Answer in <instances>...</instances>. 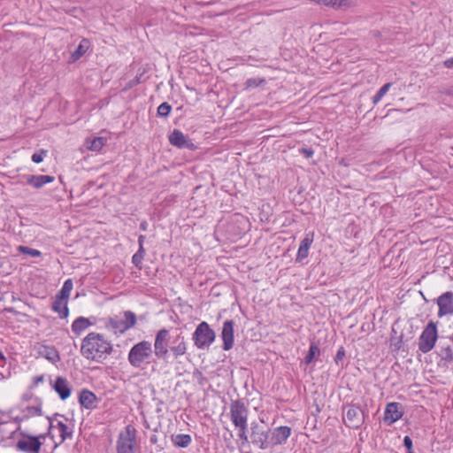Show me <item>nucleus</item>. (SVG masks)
Listing matches in <instances>:
<instances>
[{"mask_svg":"<svg viewBox=\"0 0 453 453\" xmlns=\"http://www.w3.org/2000/svg\"><path fill=\"white\" fill-rule=\"evenodd\" d=\"M188 340L182 332L170 335L168 329L163 328L157 332L154 340V354L159 359L166 361L169 357L174 360L187 354Z\"/></svg>","mask_w":453,"mask_h":453,"instance_id":"f257e3e1","label":"nucleus"},{"mask_svg":"<svg viewBox=\"0 0 453 453\" xmlns=\"http://www.w3.org/2000/svg\"><path fill=\"white\" fill-rule=\"evenodd\" d=\"M112 351V345L98 333H89L81 342V353L88 360L103 362Z\"/></svg>","mask_w":453,"mask_h":453,"instance_id":"f03ea898","label":"nucleus"},{"mask_svg":"<svg viewBox=\"0 0 453 453\" xmlns=\"http://www.w3.org/2000/svg\"><path fill=\"white\" fill-rule=\"evenodd\" d=\"M152 345L149 341H142L134 344L128 352L127 360L131 366L141 368L143 363L149 364L152 357Z\"/></svg>","mask_w":453,"mask_h":453,"instance_id":"7ed1b4c3","label":"nucleus"},{"mask_svg":"<svg viewBox=\"0 0 453 453\" xmlns=\"http://www.w3.org/2000/svg\"><path fill=\"white\" fill-rule=\"evenodd\" d=\"M216 334L205 321L201 322L192 334L195 346L199 349H209L215 341Z\"/></svg>","mask_w":453,"mask_h":453,"instance_id":"20e7f679","label":"nucleus"},{"mask_svg":"<svg viewBox=\"0 0 453 453\" xmlns=\"http://www.w3.org/2000/svg\"><path fill=\"white\" fill-rule=\"evenodd\" d=\"M437 339L438 331L436 323L429 321L418 338V350L424 354L428 353L434 348Z\"/></svg>","mask_w":453,"mask_h":453,"instance_id":"39448f33","label":"nucleus"},{"mask_svg":"<svg viewBox=\"0 0 453 453\" xmlns=\"http://www.w3.org/2000/svg\"><path fill=\"white\" fill-rule=\"evenodd\" d=\"M20 439L16 443V448L19 451L26 453H39L42 448L41 438L44 439L45 435L39 436L29 435L24 431L19 432Z\"/></svg>","mask_w":453,"mask_h":453,"instance_id":"423d86ee","label":"nucleus"},{"mask_svg":"<svg viewBox=\"0 0 453 453\" xmlns=\"http://www.w3.org/2000/svg\"><path fill=\"white\" fill-rule=\"evenodd\" d=\"M343 419L348 427L357 429L365 422V411L356 404H348L343 410Z\"/></svg>","mask_w":453,"mask_h":453,"instance_id":"0eeeda50","label":"nucleus"},{"mask_svg":"<svg viewBox=\"0 0 453 453\" xmlns=\"http://www.w3.org/2000/svg\"><path fill=\"white\" fill-rule=\"evenodd\" d=\"M230 418L234 425L248 422L249 410L243 401L237 399L230 403Z\"/></svg>","mask_w":453,"mask_h":453,"instance_id":"6e6552de","label":"nucleus"},{"mask_svg":"<svg viewBox=\"0 0 453 453\" xmlns=\"http://www.w3.org/2000/svg\"><path fill=\"white\" fill-rule=\"evenodd\" d=\"M250 438L254 445L258 446L261 449H267L270 445V430H264L257 423H251Z\"/></svg>","mask_w":453,"mask_h":453,"instance_id":"1a4fd4ad","label":"nucleus"},{"mask_svg":"<svg viewBox=\"0 0 453 453\" xmlns=\"http://www.w3.org/2000/svg\"><path fill=\"white\" fill-rule=\"evenodd\" d=\"M136 439L134 433L130 431L129 426L127 427L126 433H120L117 440L118 453H135L134 447Z\"/></svg>","mask_w":453,"mask_h":453,"instance_id":"9d476101","label":"nucleus"},{"mask_svg":"<svg viewBox=\"0 0 453 453\" xmlns=\"http://www.w3.org/2000/svg\"><path fill=\"white\" fill-rule=\"evenodd\" d=\"M169 142L178 149L194 150L195 144L180 130L174 129L168 135Z\"/></svg>","mask_w":453,"mask_h":453,"instance_id":"9b49d317","label":"nucleus"},{"mask_svg":"<svg viewBox=\"0 0 453 453\" xmlns=\"http://www.w3.org/2000/svg\"><path fill=\"white\" fill-rule=\"evenodd\" d=\"M439 306L438 317L441 318L445 315L453 314V292L448 291L437 299Z\"/></svg>","mask_w":453,"mask_h":453,"instance_id":"f8f14e48","label":"nucleus"},{"mask_svg":"<svg viewBox=\"0 0 453 453\" xmlns=\"http://www.w3.org/2000/svg\"><path fill=\"white\" fill-rule=\"evenodd\" d=\"M234 322L232 319H227L223 323L221 338L223 341V349L229 350L234 346Z\"/></svg>","mask_w":453,"mask_h":453,"instance_id":"ddd939ff","label":"nucleus"},{"mask_svg":"<svg viewBox=\"0 0 453 453\" xmlns=\"http://www.w3.org/2000/svg\"><path fill=\"white\" fill-rule=\"evenodd\" d=\"M34 350L38 357H44L52 363H56L60 360L59 354L56 348L53 346L36 343L34 346Z\"/></svg>","mask_w":453,"mask_h":453,"instance_id":"4468645a","label":"nucleus"},{"mask_svg":"<svg viewBox=\"0 0 453 453\" xmlns=\"http://www.w3.org/2000/svg\"><path fill=\"white\" fill-rule=\"evenodd\" d=\"M291 434V428L287 426L276 427L273 433L270 432L271 445L283 444Z\"/></svg>","mask_w":453,"mask_h":453,"instance_id":"2eb2a0df","label":"nucleus"},{"mask_svg":"<svg viewBox=\"0 0 453 453\" xmlns=\"http://www.w3.org/2000/svg\"><path fill=\"white\" fill-rule=\"evenodd\" d=\"M52 387L63 401L66 400L71 395L72 387L65 378L60 376L57 377Z\"/></svg>","mask_w":453,"mask_h":453,"instance_id":"dca6fc26","label":"nucleus"},{"mask_svg":"<svg viewBox=\"0 0 453 453\" xmlns=\"http://www.w3.org/2000/svg\"><path fill=\"white\" fill-rule=\"evenodd\" d=\"M399 408L400 403H389L387 404L384 412V421L388 423V425H391L402 418L403 412Z\"/></svg>","mask_w":453,"mask_h":453,"instance_id":"f3484780","label":"nucleus"},{"mask_svg":"<svg viewBox=\"0 0 453 453\" xmlns=\"http://www.w3.org/2000/svg\"><path fill=\"white\" fill-rule=\"evenodd\" d=\"M96 395L88 389H82L79 394L80 404L88 410L96 408Z\"/></svg>","mask_w":453,"mask_h":453,"instance_id":"a211bd4d","label":"nucleus"},{"mask_svg":"<svg viewBox=\"0 0 453 453\" xmlns=\"http://www.w3.org/2000/svg\"><path fill=\"white\" fill-rule=\"evenodd\" d=\"M313 242V234H306V236L302 240L296 261L300 263L303 259H305L309 255V250L311 248V243Z\"/></svg>","mask_w":453,"mask_h":453,"instance_id":"6ab92c4d","label":"nucleus"},{"mask_svg":"<svg viewBox=\"0 0 453 453\" xmlns=\"http://www.w3.org/2000/svg\"><path fill=\"white\" fill-rule=\"evenodd\" d=\"M27 183L35 188H41L45 184L52 182L55 178L50 175H27Z\"/></svg>","mask_w":453,"mask_h":453,"instance_id":"aec40b11","label":"nucleus"},{"mask_svg":"<svg viewBox=\"0 0 453 453\" xmlns=\"http://www.w3.org/2000/svg\"><path fill=\"white\" fill-rule=\"evenodd\" d=\"M67 299H61V297L56 296L52 303V310L57 312L61 319H65L68 317L69 309L67 306Z\"/></svg>","mask_w":453,"mask_h":453,"instance_id":"412c9836","label":"nucleus"},{"mask_svg":"<svg viewBox=\"0 0 453 453\" xmlns=\"http://www.w3.org/2000/svg\"><path fill=\"white\" fill-rule=\"evenodd\" d=\"M93 324L89 321L88 319L84 317L77 318L72 324V331L80 335L83 331H85L88 327L91 326Z\"/></svg>","mask_w":453,"mask_h":453,"instance_id":"4be33fe9","label":"nucleus"},{"mask_svg":"<svg viewBox=\"0 0 453 453\" xmlns=\"http://www.w3.org/2000/svg\"><path fill=\"white\" fill-rule=\"evenodd\" d=\"M106 327L114 331L115 334H124L127 331L123 319L110 318L106 322Z\"/></svg>","mask_w":453,"mask_h":453,"instance_id":"5701e85b","label":"nucleus"},{"mask_svg":"<svg viewBox=\"0 0 453 453\" xmlns=\"http://www.w3.org/2000/svg\"><path fill=\"white\" fill-rule=\"evenodd\" d=\"M172 441L176 447L187 448L190 445L192 438L189 434H179L172 436Z\"/></svg>","mask_w":453,"mask_h":453,"instance_id":"b1692460","label":"nucleus"},{"mask_svg":"<svg viewBox=\"0 0 453 453\" xmlns=\"http://www.w3.org/2000/svg\"><path fill=\"white\" fill-rule=\"evenodd\" d=\"M89 47V41L87 39H83L81 41L77 49L73 52L72 58L75 61L78 60L81 57H82L85 52L88 50Z\"/></svg>","mask_w":453,"mask_h":453,"instance_id":"393cba45","label":"nucleus"},{"mask_svg":"<svg viewBox=\"0 0 453 453\" xmlns=\"http://www.w3.org/2000/svg\"><path fill=\"white\" fill-rule=\"evenodd\" d=\"M73 280L71 279L66 280L60 291L57 294V296L61 297V299H67L70 296L71 291L73 289Z\"/></svg>","mask_w":453,"mask_h":453,"instance_id":"a878e982","label":"nucleus"},{"mask_svg":"<svg viewBox=\"0 0 453 453\" xmlns=\"http://www.w3.org/2000/svg\"><path fill=\"white\" fill-rule=\"evenodd\" d=\"M438 356L447 363L453 362V348L451 346L440 348Z\"/></svg>","mask_w":453,"mask_h":453,"instance_id":"bb28decb","label":"nucleus"},{"mask_svg":"<svg viewBox=\"0 0 453 453\" xmlns=\"http://www.w3.org/2000/svg\"><path fill=\"white\" fill-rule=\"evenodd\" d=\"M57 426L60 432L61 442L68 438L71 439L73 437V430L70 429L65 423L58 421Z\"/></svg>","mask_w":453,"mask_h":453,"instance_id":"cd10ccee","label":"nucleus"},{"mask_svg":"<svg viewBox=\"0 0 453 453\" xmlns=\"http://www.w3.org/2000/svg\"><path fill=\"white\" fill-rule=\"evenodd\" d=\"M123 322L127 330L134 327L136 324V315L131 311H126Z\"/></svg>","mask_w":453,"mask_h":453,"instance_id":"c85d7f7f","label":"nucleus"},{"mask_svg":"<svg viewBox=\"0 0 453 453\" xmlns=\"http://www.w3.org/2000/svg\"><path fill=\"white\" fill-rule=\"evenodd\" d=\"M265 84H266V80L265 78H250L245 81L244 86L245 89L249 90Z\"/></svg>","mask_w":453,"mask_h":453,"instance_id":"c756f323","label":"nucleus"},{"mask_svg":"<svg viewBox=\"0 0 453 453\" xmlns=\"http://www.w3.org/2000/svg\"><path fill=\"white\" fill-rule=\"evenodd\" d=\"M392 86V83L388 82L384 84L375 94V96L372 97V103L373 104H378L381 98L387 94V92L389 90L390 87Z\"/></svg>","mask_w":453,"mask_h":453,"instance_id":"7c9ffc66","label":"nucleus"},{"mask_svg":"<svg viewBox=\"0 0 453 453\" xmlns=\"http://www.w3.org/2000/svg\"><path fill=\"white\" fill-rule=\"evenodd\" d=\"M145 253L146 252H145L144 248L140 247L138 249L137 252L133 256L132 262L136 267H138V268L142 267V260L144 258Z\"/></svg>","mask_w":453,"mask_h":453,"instance_id":"2f4dec72","label":"nucleus"},{"mask_svg":"<svg viewBox=\"0 0 453 453\" xmlns=\"http://www.w3.org/2000/svg\"><path fill=\"white\" fill-rule=\"evenodd\" d=\"M317 354H319V348L315 343H311L310 345L309 351L304 358L305 364H311Z\"/></svg>","mask_w":453,"mask_h":453,"instance_id":"473e14b6","label":"nucleus"},{"mask_svg":"<svg viewBox=\"0 0 453 453\" xmlns=\"http://www.w3.org/2000/svg\"><path fill=\"white\" fill-rule=\"evenodd\" d=\"M105 144V139L103 137H96L91 142L88 148L93 151L100 150Z\"/></svg>","mask_w":453,"mask_h":453,"instance_id":"72a5a7b5","label":"nucleus"},{"mask_svg":"<svg viewBox=\"0 0 453 453\" xmlns=\"http://www.w3.org/2000/svg\"><path fill=\"white\" fill-rule=\"evenodd\" d=\"M143 73H144L143 71L141 73H138L134 79L130 80L126 84L125 88H123V91H127V90L131 89L132 88L140 84L142 82V77Z\"/></svg>","mask_w":453,"mask_h":453,"instance_id":"f704fd0d","label":"nucleus"},{"mask_svg":"<svg viewBox=\"0 0 453 453\" xmlns=\"http://www.w3.org/2000/svg\"><path fill=\"white\" fill-rule=\"evenodd\" d=\"M18 250H19V252H21L23 254L29 255L32 257H39L42 255L40 250H35V249H32L30 247H27V246H19Z\"/></svg>","mask_w":453,"mask_h":453,"instance_id":"c9c22d12","label":"nucleus"},{"mask_svg":"<svg viewBox=\"0 0 453 453\" xmlns=\"http://www.w3.org/2000/svg\"><path fill=\"white\" fill-rule=\"evenodd\" d=\"M172 111V106L164 102L157 107V115L160 117L167 118Z\"/></svg>","mask_w":453,"mask_h":453,"instance_id":"e433bc0d","label":"nucleus"},{"mask_svg":"<svg viewBox=\"0 0 453 453\" xmlns=\"http://www.w3.org/2000/svg\"><path fill=\"white\" fill-rule=\"evenodd\" d=\"M235 427L239 429L238 436L239 438L243 441H248V436H247V429H248V422L242 423L241 425H234Z\"/></svg>","mask_w":453,"mask_h":453,"instance_id":"4c0bfd02","label":"nucleus"},{"mask_svg":"<svg viewBox=\"0 0 453 453\" xmlns=\"http://www.w3.org/2000/svg\"><path fill=\"white\" fill-rule=\"evenodd\" d=\"M27 414L25 415V418H28L29 416H41L42 415V408L40 405L38 406H27L26 408Z\"/></svg>","mask_w":453,"mask_h":453,"instance_id":"58836bf2","label":"nucleus"},{"mask_svg":"<svg viewBox=\"0 0 453 453\" xmlns=\"http://www.w3.org/2000/svg\"><path fill=\"white\" fill-rule=\"evenodd\" d=\"M330 6L335 10H340L348 6V0H332Z\"/></svg>","mask_w":453,"mask_h":453,"instance_id":"ea45409f","label":"nucleus"},{"mask_svg":"<svg viewBox=\"0 0 453 453\" xmlns=\"http://www.w3.org/2000/svg\"><path fill=\"white\" fill-rule=\"evenodd\" d=\"M46 155V150H42L40 152L34 153L32 156L33 162L39 164L42 162L44 156Z\"/></svg>","mask_w":453,"mask_h":453,"instance_id":"a19ab883","label":"nucleus"},{"mask_svg":"<svg viewBox=\"0 0 453 453\" xmlns=\"http://www.w3.org/2000/svg\"><path fill=\"white\" fill-rule=\"evenodd\" d=\"M403 446L406 448L408 453H415L412 449V440L410 436L403 438Z\"/></svg>","mask_w":453,"mask_h":453,"instance_id":"79ce46f5","label":"nucleus"},{"mask_svg":"<svg viewBox=\"0 0 453 453\" xmlns=\"http://www.w3.org/2000/svg\"><path fill=\"white\" fill-rule=\"evenodd\" d=\"M300 153L306 158H310L313 156L314 150L311 148H302L299 150Z\"/></svg>","mask_w":453,"mask_h":453,"instance_id":"37998d69","label":"nucleus"},{"mask_svg":"<svg viewBox=\"0 0 453 453\" xmlns=\"http://www.w3.org/2000/svg\"><path fill=\"white\" fill-rule=\"evenodd\" d=\"M345 357V350H344V348L343 347H341L336 355H335V357H334V361L335 363H339L340 360H342Z\"/></svg>","mask_w":453,"mask_h":453,"instance_id":"c03bdc74","label":"nucleus"},{"mask_svg":"<svg viewBox=\"0 0 453 453\" xmlns=\"http://www.w3.org/2000/svg\"><path fill=\"white\" fill-rule=\"evenodd\" d=\"M443 65L448 69L453 68V57L443 61Z\"/></svg>","mask_w":453,"mask_h":453,"instance_id":"a18cd8bd","label":"nucleus"},{"mask_svg":"<svg viewBox=\"0 0 453 453\" xmlns=\"http://www.w3.org/2000/svg\"><path fill=\"white\" fill-rule=\"evenodd\" d=\"M148 222L143 220L140 223V229L142 230V231H146L147 228H148Z\"/></svg>","mask_w":453,"mask_h":453,"instance_id":"49530a36","label":"nucleus"},{"mask_svg":"<svg viewBox=\"0 0 453 453\" xmlns=\"http://www.w3.org/2000/svg\"><path fill=\"white\" fill-rule=\"evenodd\" d=\"M144 240H145V236H144V235H140V236L138 237L139 248H140V247H143Z\"/></svg>","mask_w":453,"mask_h":453,"instance_id":"de8ad7c7","label":"nucleus"},{"mask_svg":"<svg viewBox=\"0 0 453 453\" xmlns=\"http://www.w3.org/2000/svg\"><path fill=\"white\" fill-rule=\"evenodd\" d=\"M331 4H332V0H321L319 4L325 5V6H330Z\"/></svg>","mask_w":453,"mask_h":453,"instance_id":"09e8293b","label":"nucleus"},{"mask_svg":"<svg viewBox=\"0 0 453 453\" xmlns=\"http://www.w3.org/2000/svg\"><path fill=\"white\" fill-rule=\"evenodd\" d=\"M150 441L152 443V444H156L157 442V435L153 434L150 436Z\"/></svg>","mask_w":453,"mask_h":453,"instance_id":"8fccbe9b","label":"nucleus"},{"mask_svg":"<svg viewBox=\"0 0 453 453\" xmlns=\"http://www.w3.org/2000/svg\"><path fill=\"white\" fill-rule=\"evenodd\" d=\"M43 380L42 376H36L35 377V384H38L39 382H42Z\"/></svg>","mask_w":453,"mask_h":453,"instance_id":"3c124183","label":"nucleus"},{"mask_svg":"<svg viewBox=\"0 0 453 453\" xmlns=\"http://www.w3.org/2000/svg\"><path fill=\"white\" fill-rule=\"evenodd\" d=\"M402 342V336L400 337V340H399V344Z\"/></svg>","mask_w":453,"mask_h":453,"instance_id":"603ef678","label":"nucleus"},{"mask_svg":"<svg viewBox=\"0 0 453 453\" xmlns=\"http://www.w3.org/2000/svg\"><path fill=\"white\" fill-rule=\"evenodd\" d=\"M449 94H450V95H453V89L450 91V93H449Z\"/></svg>","mask_w":453,"mask_h":453,"instance_id":"864d4df0","label":"nucleus"}]
</instances>
